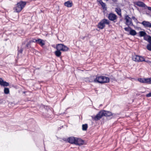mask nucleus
Wrapping results in <instances>:
<instances>
[{"label": "nucleus", "instance_id": "f257e3e1", "mask_svg": "<svg viewBox=\"0 0 151 151\" xmlns=\"http://www.w3.org/2000/svg\"><path fill=\"white\" fill-rule=\"evenodd\" d=\"M112 115V113L108 111L102 110L100 111L94 117V119L95 120H97L101 119L103 116H109Z\"/></svg>", "mask_w": 151, "mask_h": 151}, {"label": "nucleus", "instance_id": "f03ea898", "mask_svg": "<svg viewBox=\"0 0 151 151\" xmlns=\"http://www.w3.org/2000/svg\"><path fill=\"white\" fill-rule=\"evenodd\" d=\"M109 81V79L108 77L105 76H100L96 77L94 79V82L101 83H107Z\"/></svg>", "mask_w": 151, "mask_h": 151}, {"label": "nucleus", "instance_id": "7ed1b4c3", "mask_svg": "<svg viewBox=\"0 0 151 151\" xmlns=\"http://www.w3.org/2000/svg\"><path fill=\"white\" fill-rule=\"evenodd\" d=\"M26 4V2L23 1H20L18 3L15 7L14 8V12H20L24 7Z\"/></svg>", "mask_w": 151, "mask_h": 151}, {"label": "nucleus", "instance_id": "20e7f679", "mask_svg": "<svg viewBox=\"0 0 151 151\" xmlns=\"http://www.w3.org/2000/svg\"><path fill=\"white\" fill-rule=\"evenodd\" d=\"M109 20L106 19H104L98 24V27L100 29H102L104 27L105 24H109Z\"/></svg>", "mask_w": 151, "mask_h": 151}, {"label": "nucleus", "instance_id": "39448f33", "mask_svg": "<svg viewBox=\"0 0 151 151\" xmlns=\"http://www.w3.org/2000/svg\"><path fill=\"white\" fill-rule=\"evenodd\" d=\"M57 50L63 51H66L68 50V48L66 46L62 44H58L56 47Z\"/></svg>", "mask_w": 151, "mask_h": 151}, {"label": "nucleus", "instance_id": "423d86ee", "mask_svg": "<svg viewBox=\"0 0 151 151\" xmlns=\"http://www.w3.org/2000/svg\"><path fill=\"white\" fill-rule=\"evenodd\" d=\"M132 58L133 60L137 62H142L145 60L143 57L137 55L133 56Z\"/></svg>", "mask_w": 151, "mask_h": 151}, {"label": "nucleus", "instance_id": "0eeeda50", "mask_svg": "<svg viewBox=\"0 0 151 151\" xmlns=\"http://www.w3.org/2000/svg\"><path fill=\"white\" fill-rule=\"evenodd\" d=\"M124 19L126 21L125 24L127 25L128 26L133 25V24L132 22V19L128 15H127L125 16Z\"/></svg>", "mask_w": 151, "mask_h": 151}, {"label": "nucleus", "instance_id": "6e6552de", "mask_svg": "<svg viewBox=\"0 0 151 151\" xmlns=\"http://www.w3.org/2000/svg\"><path fill=\"white\" fill-rule=\"evenodd\" d=\"M137 80L140 83L149 84V78H140Z\"/></svg>", "mask_w": 151, "mask_h": 151}, {"label": "nucleus", "instance_id": "1a4fd4ad", "mask_svg": "<svg viewBox=\"0 0 151 151\" xmlns=\"http://www.w3.org/2000/svg\"><path fill=\"white\" fill-rule=\"evenodd\" d=\"M84 141L80 138L76 137L75 144L78 145H81L84 144Z\"/></svg>", "mask_w": 151, "mask_h": 151}, {"label": "nucleus", "instance_id": "9d476101", "mask_svg": "<svg viewBox=\"0 0 151 151\" xmlns=\"http://www.w3.org/2000/svg\"><path fill=\"white\" fill-rule=\"evenodd\" d=\"M108 18L110 20L113 21L116 19L117 17L115 14L111 13L109 14Z\"/></svg>", "mask_w": 151, "mask_h": 151}, {"label": "nucleus", "instance_id": "9b49d317", "mask_svg": "<svg viewBox=\"0 0 151 151\" xmlns=\"http://www.w3.org/2000/svg\"><path fill=\"white\" fill-rule=\"evenodd\" d=\"M76 139V137H72L68 138L67 139V141L68 142L71 144H75Z\"/></svg>", "mask_w": 151, "mask_h": 151}, {"label": "nucleus", "instance_id": "f8f14e48", "mask_svg": "<svg viewBox=\"0 0 151 151\" xmlns=\"http://www.w3.org/2000/svg\"><path fill=\"white\" fill-rule=\"evenodd\" d=\"M142 24L145 27H151V23L148 22L144 21L142 23Z\"/></svg>", "mask_w": 151, "mask_h": 151}, {"label": "nucleus", "instance_id": "ddd939ff", "mask_svg": "<svg viewBox=\"0 0 151 151\" xmlns=\"http://www.w3.org/2000/svg\"><path fill=\"white\" fill-rule=\"evenodd\" d=\"M0 85L3 86H7L9 85V83L3 80L0 78Z\"/></svg>", "mask_w": 151, "mask_h": 151}, {"label": "nucleus", "instance_id": "4468645a", "mask_svg": "<svg viewBox=\"0 0 151 151\" xmlns=\"http://www.w3.org/2000/svg\"><path fill=\"white\" fill-rule=\"evenodd\" d=\"M64 5L68 7H70L72 6V3L70 1H68L65 2L64 3Z\"/></svg>", "mask_w": 151, "mask_h": 151}, {"label": "nucleus", "instance_id": "2eb2a0df", "mask_svg": "<svg viewBox=\"0 0 151 151\" xmlns=\"http://www.w3.org/2000/svg\"><path fill=\"white\" fill-rule=\"evenodd\" d=\"M37 42L42 46L44 45L45 43V41L41 39L37 40Z\"/></svg>", "mask_w": 151, "mask_h": 151}, {"label": "nucleus", "instance_id": "dca6fc26", "mask_svg": "<svg viewBox=\"0 0 151 151\" xmlns=\"http://www.w3.org/2000/svg\"><path fill=\"white\" fill-rule=\"evenodd\" d=\"M98 2L101 6L103 9L105 10H106V4L105 3L103 2L101 0L98 1Z\"/></svg>", "mask_w": 151, "mask_h": 151}, {"label": "nucleus", "instance_id": "f3484780", "mask_svg": "<svg viewBox=\"0 0 151 151\" xmlns=\"http://www.w3.org/2000/svg\"><path fill=\"white\" fill-rule=\"evenodd\" d=\"M129 34L132 36H134L137 34V32L135 30L131 29L130 30Z\"/></svg>", "mask_w": 151, "mask_h": 151}, {"label": "nucleus", "instance_id": "a211bd4d", "mask_svg": "<svg viewBox=\"0 0 151 151\" xmlns=\"http://www.w3.org/2000/svg\"><path fill=\"white\" fill-rule=\"evenodd\" d=\"M136 4L138 6L141 7H144L145 5L143 2L141 1L137 2Z\"/></svg>", "mask_w": 151, "mask_h": 151}, {"label": "nucleus", "instance_id": "6ab92c4d", "mask_svg": "<svg viewBox=\"0 0 151 151\" xmlns=\"http://www.w3.org/2000/svg\"><path fill=\"white\" fill-rule=\"evenodd\" d=\"M55 53L57 56L59 57L60 56L61 53L60 50H57L55 52Z\"/></svg>", "mask_w": 151, "mask_h": 151}, {"label": "nucleus", "instance_id": "aec40b11", "mask_svg": "<svg viewBox=\"0 0 151 151\" xmlns=\"http://www.w3.org/2000/svg\"><path fill=\"white\" fill-rule=\"evenodd\" d=\"M115 11L116 12L117 14L119 15H121V10L119 8H116L115 9Z\"/></svg>", "mask_w": 151, "mask_h": 151}, {"label": "nucleus", "instance_id": "412c9836", "mask_svg": "<svg viewBox=\"0 0 151 151\" xmlns=\"http://www.w3.org/2000/svg\"><path fill=\"white\" fill-rule=\"evenodd\" d=\"M82 127L83 130L86 131L87 130L88 127V125L86 124H83L82 126Z\"/></svg>", "mask_w": 151, "mask_h": 151}, {"label": "nucleus", "instance_id": "4be33fe9", "mask_svg": "<svg viewBox=\"0 0 151 151\" xmlns=\"http://www.w3.org/2000/svg\"><path fill=\"white\" fill-rule=\"evenodd\" d=\"M4 93L6 94H8L9 93V91L8 88H5L4 89Z\"/></svg>", "mask_w": 151, "mask_h": 151}, {"label": "nucleus", "instance_id": "5701e85b", "mask_svg": "<svg viewBox=\"0 0 151 151\" xmlns=\"http://www.w3.org/2000/svg\"><path fill=\"white\" fill-rule=\"evenodd\" d=\"M139 34L141 37H143L145 36L146 33L143 31H140L139 32Z\"/></svg>", "mask_w": 151, "mask_h": 151}, {"label": "nucleus", "instance_id": "b1692460", "mask_svg": "<svg viewBox=\"0 0 151 151\" xmlns=\"http://www.w3.org/2000/svg\"><path fill=\"white\" fill-rule=\"evenodd\" d=\"M147 48L148 50L151 51V45H147Z\"/></svg>", "mask_w": 151, "mask_h": 151}, {"label": "nucleus", "instance_id": "393cba45", "mask_svg": "<svg viewBox=\"0 0 151 151\" xmlns=\"http://www.w3.org/2000/svg\"><path fill=\"white\" fill-rule=\"evenodd\" d=\"M131 29V28L129 27H126L124 28V30L127 31H129Z\"/></svg>", "mask_w": 151, "mask_h": 151}, {"label": "nucleus", "instance_id": "a878e982", "mask_svg": "<svg viewBox=\"0 0 151 151\" xmlns=\"http://www.w3.org/2000/svg\"><path fill=\"white\" fill-rule=\"evenodd\" d=\"M37 40H36L35 39H33L30 40L29 41L31 43L32 42H37Z\"/></svg>", "mask_w": 151, "mask_h": 151}, {"label": "nucleus", "instance_id": "bb28decb", "mask_svg": "<svg viewBox=\"0 0 151 151\" xmlns=\"http://www.w3.org/2000/svg\"><path fill=\"white\" fill-rule=\"evenodd\" d=\"M148 41L151 44V37L150 36L148 37Z\"/></svg>", "mask_w": 151, "mask_h": 151}, {"label": "nucleus", "instance_id": "cd10ccee", "mask_svg": "<svg viewBox=\"0 0 151 151\" xmlns=\"http://www.w3.org/2000/svg\"><path fill=\"white\" fill-rule=\"evenodd\" d=\"M146 96L147 97H151V93H149L146 95Z\"/></svg>", "mask_w": 151, "mask_h": 151}, {"label": "nucleus", "instance_id": "c85d7f7f", "mask_svg": "<svg viewBox=\"0 0 151 151\" xmlns=\"http://www.w3.org/2000/svg\"><path fill=\"white\" fill-rule=\"evenodd\" d=\"M132 19L134 20L135 22H136L137 21V19L136 18L134 17H132Z\"/></svg>", "mask_w": 151, "mask_h": 151}, {"label": "nucleus", "instance_id": "c756f323", "mask_svg": "<svg viewBox=\"0 0 151 151\" xmlns=\"http://www.w3.org/2000/svg\"><path fill=\"white\" fill-rule=\"evenodd\" d=\"M4 101L2 99H0V104H3L4 103Z\"/></svg>", "mask_w": 151, "mask_h": 151}, {"label": "nucleus", "instance_id": "7c9ffc66", "mask_svg": "<svg viewBox=\"0 0 151 151\" xmlns=\"http://www.w3.org/2000/svg\"><path fill=\"white\" fill-rule=\"evenodd\" d=\"M31 43L29 41V42L27 44L26 46L27 47H28L29 46Z\"/></svg>", "mask_w": 151, "mask_h": 151}, {"label": "nucleus", "instance_id": "2f4dec72", "mask_svg": "<svg viewBox=\"0 0 151 151\" xmlns=\"http://www.w3.org/2000/svg\"><path fill=\"white\" fill-rule=\"evenodd\" d=\"M143 61H144L145 62H146L148 63V64L150 61H149L148 60H144Z\"/></svg>", "mask_w": 151, "mask_h": 151}, {"label": "nucleus", "instance_id": "473e14b6", "mask_svg": "<svg viewBox=\"0 0 151 151\" xmlns=\"http://www.w3.org/2000/svg\"><path fill=\"white\" fill-rule=\"evenodd\" d=\"M149 84H151V78H149Z\"/></svg>", "mask_w": 151, "mask_h": 151}, {"label": "nucleus", "instance_id": "72a5a7b5", "mask_svg": "<svg viewBox=\"0 0 151 151\" xmlns=\"http://www.w3.org/2000/svg\"><path fill=\"white\" fill-rule=\"evenodd\" d=\"M148 10L151 11V7H148Z\"/></svg>", "mask_w": 151, "mask_h": 151}, {"label": "nucleus", "instance_id": "f704fd0d", "mask_svg": "<svg viewBox=\"0 0 151 151\" xmlns=\"http://www.w3.org/2000/svg\"><path fill=\"white\" fill-rule=\"evenodd\" d=\"M149 64L150 65H151V61H150V62H149Z\"/></svg>", "mask_w": 151, "mask_h": 151}, {"label": "nucleus", "instance_id": "c9c22d12", "mask_svg": "<svg viewBox=\"0 0 151 151\" xmlns=\"http://www.w3.org/2000/svg\"><path fill=\"white\" fill-rule=\"evenodd\" d=\"M113 1L115 2L116 0H112Z\"/></svg>", "mask_w": 151, "mask_h": 151}, {"label": "nucleus", "instance_id": "e433bc0d", "mask_svg": "<svg viewBox=\"0 0 151 151\" xmlns=\"http://www.w3.org/2000/svg\"><path fill=\"white\" fill-rule=\"evenodd\" d=\"M22 50H21L20 51V52L21 53H22Z\"/></svg>", "mask_w": 151, "mask_h": 151}, {"label": "nucleus", "instance_id": "4c0bfd02", "mask_svg": "<svg viewBox=\"0 0 151 151\" xmlns=\"http://www.w3.org/2000/svg\"><path fill=\"white\" fill-rule=\"evenodd\" d=\"M106 1H108L109 0H106Z\"/></svg>", "mask_w": 151, "mask_h": 151}]
</instances>
